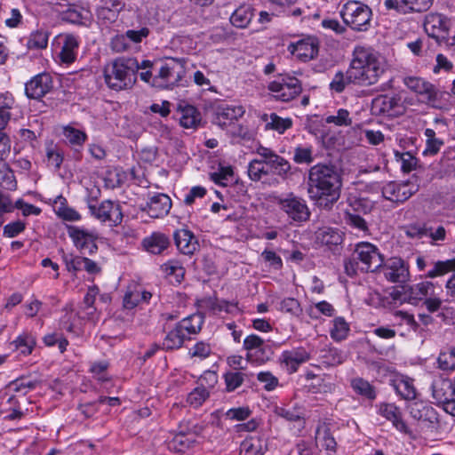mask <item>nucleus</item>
I'll list each match as a JSON object with an SVG mask.
<instances>
[{"label": "nucleus", "instance_id": "obj_1", "mask_svg": "<svg viewBox=\"0 0 455 455\" xmlns=\"http://www.w3.org/2000/svg\"><path fill=\"white\" fill-rule=\"evenodd\" d=\"M341 176L333 164H317L308 171L307 194L320 207L330 209L339 200Z\"/></svg>", "mask_w": 455, "mask_h": 455}, {"label": "nucleus", "instance_id": "obj_2", "mask_svg": "<svg viewBox=\"0 0 455 455\" xmlns=\"http://www.w3.org/2000/svg\"><path fill=\"white\" fill-rule=\"evenodd\" d=\"M384 70L383 63L375 54L364 48H356L349 66V79L354 84L369 86L378 82Z\"/></svg>", "mask_w": 455, "mask_h": 455}, {"label": "nucleus", "instance_id": "obj_3", "mask_svg": "<svg viewBox=\"0 0 455 455\" xmlns=\"http://www.w3.org/2000/svg\"><path fill=\"white\" fill-rule=\"evenodd\" d=\"M138 60L135 58L120 57L104 68L105 83L111 90L131 89L137 81Z\"/></svg>", "mask_w": 455, "mask_h": 455}, {"label": "nucleus", "instance_id": "obj_4", "mask_svg": "<svg viewBox=\"0 0 455 455\" xmlns=\"http://www.w3.org/2000/svg\"><path fill=\"white\" fill-rule=\"evenodd\" d=\"M371 15V9L367 4L358 1H348L340 10V16L344 23L356 31L368 30Z\"/></svg>", "mask_w": 455, "mask_h": 455}, {"label": "nucleus", "instance_id": "obj_5", "mask_svg": "<svg viewBox=\"0 0 455 455\" xmlns=\"http://www.w3.org/2000/svg\"><path fill=\"white\" fill-rule=\"evenodd\" d=\"M276 204L291 222L302 223L310 218L311 212L306 200L293 193L277 197Z\"/></svg>", "mask_w": 455, "mask_h": 455}, {"label": "nucleus", "instance_id": "obj_6", "mask_svg": "<svg viewBox=\"0 0 455 455\" xmlns=\"http://www.w3.org/2000/svg\"><path fill=\"white\" fill-rule=\"evenodd\" d=\"M432 395L436 403L450 415L455 417V408L452 409V403H455V379L453 380L443 377L434 379L432 385Z\"/></svg>", "mask_w": 455, "mask_h": 455}, {"label": "nucleus", "instance_id": "obj_7", "mask_svg": "<svg viewBox=\"0 0 455 455\" xmlns=\"http://www.w3.org/2000/svg\"><path fill=\"white\" fill-rule=\"evenodd\" d=\"M185 60L183 59L168 58L161 66L157 76L154 78L156 84L157 79L162 80L160 86L172 88L179 85L186 74Z\"/></svg>", "mask_w": 455, "mask_h": 455}, {"label": "nucleus", "instance_id": "obj_8", "mask_svg": "<svg viewBox=\"0 0 455 455\" xmlns=\"http://www.w3.org/2000/svg\"><path fill=\"white\" fill-rule=\"evenodd\" d=\"M88 208L91 214L103 223H109L110 226H118L123 220L121 206L118 203L111 200H104L97 205L93 200L88 201Z\"/></svg>", "mask_w": 455, "mask_h": 455}, {"label": "nucleus", "instance_id": "obj_9", "mask_svg": "<svg viewBox=\"0 0 455 455\" xmlns=\"http://www.w3.org/2000/svg\"><path fill=\"white\" fill-rule=\"evenodd\" d=\"M353 255L360 262V269L365 272L377 271L384 262V258L379 249L367 242L356 244Z\"/></svg>", "mask_w": 455, "mask_h": 455}, {"label": "nucleus", "instance_id": "obj_10", "mask_svg": "<svg viewBox=\"0 0 455 455\" xmlns=\"http://www.w3.org/2000/svg\"><path fill=\"white\" fill-rule=\"evenodd\" d=\"M403 82L408 89L421 96L427 104L433 108H440L438 103L443 93L433 84L419 76H405Z\"/></svg>", "mask_w": 455, "mask_h": 455}, {"label": "nucleus", "instance_id": "obj_11", "mask_svg": "<svg viewBox=\"0 0 455 455\" xmlns=\"http://www.w3.org/2000/svg\"><path fill=\"white\" fill-rule=\"evenodd\" d=\"M267 88L274 93L275 98L281 101H290L302 91L299 80L288 76H280L276 80L269 83Z\"/></svg>", "mask_w": 455, "mask_h": 455}, {"label": "nucleus", "instance_id": "obj_12", "mask_svg": "<svg viewBox=\"0 0 455 455\" xmlns=\"http://www.w3.org/2000/svg\"><path fill=\"white\" fill-rule=\"evenodd\" d=\"M451 272L452 274L447 279L444 288L447 296V301L455 300V257L446 260H437L433 262L432 267L425 274L426 278L434 279L441 277Z\"/></svg>", "mask_w": 455, "mask_h": 455}, {"label": "nucleus", "instance_id": "obj_13", "mask_svg": "<svg viewBox=\"0 0 455 455\" xmlns=\"http://www.w3.org/2000/svg\"><path fill=\"white\" fill-rule=\"evenodd\" d=\"M243 347L247 351V360L259 364L268 362L274 355L270 345L256 334L248 335L243 339Z\"/></svg>", "mask_w": 455, "mask_h": 455}, {"label": "nucleus", "instance_id": "obj_14", "mask_svg": "<svg viewBox=\"0 0 455 455\" xmlns=\"http://www.w3.org/2000/svg\"><path fill=\"white\" fill-rule=\"evenodd\" d=\"M67 230L74 245L82 253L92 255L98 251L96 240L99 238V235L95 230H88L76 226H68Z\"/></svg>", "mask_w": 455, "mask_h": 455}, {"label": "nucleus", "instance_id": "obj_15", "mask_svg": "<svg viewBox=\"0 0 455 455\" xmlns=\"http://www.w3.org/2000/svg\"><path fill=\"white\" fill-rule=\"evenodd\" d=\"M423 27L427 36L434 38L438 44H448L449 20L445 16L430 12L425 16Z\"/></svg>", "mask_w": 455, "mask_h": 455}, {"label": "nucleus", "instance_id": "obj_16", "mask_svg": "<svg viewBox=\"0 0 455 455\" xmlns=\"http://www.w3.org/2000/svg\"><path fill=\"white\" fill-rule=\"evenodd\" d=\"M419 190V185L411 181L395 182L390 181L382 188L383 196L391 202L403 203L412 196Z\"/></svg>", "mask_w": 455, "mask_h": 455}, {"label": "nucleus", "instance_id": "obj_17", "mask_svg": "<svg viewBox=\"0 0 455 455\" xmlns=\"http://www.w3.org/2000/svg\"><path fill=\"white\" fill-rule=\"evenodd\" d=\"M256 154L262 157L270 173L285 178L291 172L290 163L272 149L260 146L257 148Z\"/></svg>", "mask_w": 455, "mask_h": 455}, {"label": "nucleus", "instance_id": "obj_18", "mask_svg": "<svg viewBox=\"0 0 455 455\" xmlns=\"http://www.w3.org/2000/svg\"><path fill=\"white\" fill-rule=\"evenodd\" d=\"M380 267L385 278L391 283H404L410 278L409 266L401 258L392 257Z\"/></svg>", "mask_w": 455, "mask_h": 455}, {"label": "nucleus", "instance_id": "obj_19", "mask_svg": "<svg viewBox=\"0 0 455 455\" xmlns=\"http://www.w3.org/2000/svg\"><path fill=\"white\" fill-rule=\"evenodd\" d=\"M434 0H385L387 10H395L400 14H411L427 12L433 5Z\"/></svg>", "mask_w": 455, "mask_h": 455}, {"label": "nucleus", "instance_id": "obj_20", "mask_svg": "<svg viewBox=\"0 0 455 455\" xmlns=\"http://www.w3.org/2000/svg\"><path fill=\"white\" fill-rule=\"evenodd\" d=\"M124 7L125 3L123 0H100V4L96 9V15L101 24L108 26L117 20Z\"/></svg>", "mask_w": 455, "mask_h": 455}, {"label": "nucleus", "instance_id": "obj_21", "mask_svg": "<svg viewBox=\"0 0 455 455\" xmlns=\"http://www.w3.org/2000/svg\"><path fill=\"white\" fill-rule=\"evenodd\" d=\"M400 98L396 95H379L371 103V109L375 115L395 116L402 113Z\"/></svg>", "mask_w": 455, "mask_h": 455}, {"label": "nucleus", "instance_id": "obj_22", "mask_svg": "<svg viewBox=\"0 0 455 455\" xmlns=\"http://www.w3.org/2000/svg\"><path fill=\"white\" fill-rule=\"evenodd\" d=\"M52 89V78L48 73L34 76L25 84L26 95L30 99H40Z\"/></svg>", "mask_w": 455, "mask_h": 455}, {"label": "nucleus", "instance_id": "obj_23", "mask_svg": "<svg viewBox=\"0 0 455 455\" xmlns=\"http://www.w3.org/2000/svg\"><path fill=\"white\" fill-rule=\"evenodd\" d=\"M57 43L61 44L59 58L62 63L71 64L76 60L79 47L78 38L72 34L59 35Z\"/></svg>", "mask_w": 455, "mask_h": 455}, {"label": "nucleus", "instance_id": "obj_24", "mask_svg": "<svg viewBox=\"0 0 455 455\" xmlns=\"http://www.w3.org/2000/svg\"><path fill=\"white\" fill-rule=\"evenodd\" d=\"M171 208V198L165 194L159 193L151 196L142 210L147 212L149 217L158 219L166 216Z\"/></svg>", "mask_w": 455, "mask_h": 455}, {"label": "nucleus", "instance_id": "obj_25", "mask_svg": "<svg viewBox=\"0 0 455 455\" xmlns=\"http://www.w3.org/2000/svg\"><path fill=\"white\" fill-rule=\"evenodd\" d=\"M291 52L299 60L307 62L318 54V44L315 38L308 37L289 46Z\"/></svg>", "mask_w": 455, "mask_h": 455}, {"label": "nucleus", "instance_id": "obj_26", "mask_svg": "<svg viewBox=\"0 0 455 455\" xmlns=\"http://www.w3.org/2000/svg\"><path fill=\"white\" fill-rule=\"evenodd\" d=\"M173 238L178 250L183 254L191 255L198 249L196 237L187 228L175 231Z\"/></svg>", "mask_w": 455, "mask_h": 455}, {"label": "nucleus", "instance_id": "obj_27", "mask_svg": "<svg viewBox=\"0 0 455 455\" xmlns=\"http://www.w3.org/2000/svg\"><path fill=\"white\" fill-rule=\"evenodd\" d=\"M169 237L161 232H153L143 238L141 245L143 249L151 254L160 255L170 246Z\"/></svg>", "mask_w": 455, "mask_h": 455}, {"label": "nucleus", "instance_id": "obj_28", "mask_svg": "<svg viewBox=\"0 0 455 455\" xmlns=\"http://www.w3.org/2000/svg\"><path fill=\"white\" fill-rule=\"evenodd\" d=\"M244 109L242 106H222L217 108L214 124L225 128L243 116Z\"/></svg>", "mask_w": 455, "mask_h": 455}, {"label": "nucleus", "instance_id": "obj_29", "mask_svg": "<svg viewBox=\"0 0 455 455\" xmlns=\"http://www.w3.org/2000/svg\"><path fill=\"white\" fill-rule=\"evenodd\" d=\"M390 384L403 399L413 400L416 398L417 393L412 379L404 375H396L390 379Z\"/></svg>", "mask_w": 455, "mask_h": 455}, {"label": "nucleus", "instance_id": "obj_30", "mask_svg": "<svg viewBox=\"0 0 455 455\" xmlns=\"http://www.w3.org/2000/svg\"><path fill=\"white\" fill-rule=\"evenodd\" d=\"M315 241L317 243L330 248L338 246L343 242V233L334 228L323 227L315 232Z\"/></svg>", "mask_w": 455, "mask_h": 455}, {"label": "nucleus", "instance_id": "obj_31", "mask_svg": "<svg viewBox=\"0 0 455 455\" xmlns=\"http://www.w3.org/2000/svg\"><path fill=\"white\" fill-rule=\"evenodd\" d=\"M379 413L393 423V426L401 432H407V426L402 419V413L398 407L393 403H381L379 406Z\"/></svg>", "mask_w": 455, "mask_h": 455}, {"label": "nucleus", "instance_id": "obj_32", "mask_svg": "<svg viewBox=\"0 0 455 455\" xmlns=\"http://www.w3.org/2000/svg\"><path fill=\"white\" fill-rule=\"evenodd\" d=\"M281 358L282 363L288 367L290 373H293L301 363L309 359V354L304 348L300 347L291 351H284Z\"/></svg>", "mask_w": 455, "mask_h": 455}, {"label": "nucleus", "instance_id": "obj_33", "mask_svg": "<svg viewBox=\"0 0 455 455\" xmlns=\"http://www.w3.org/2000/svg\"><path fill=\"white\" fill-rule=\"evenodd\" d=\"M203 323V316L201 315L195 314L183 318L181 321L177 323L176 325L187 339H190L191 335L197 334L201 331Z\"/></svg>", "mask_w": 455, "mask_h": 455}, {"label": "nucleus", "instance_id": "obj_34", "mask_svg": "<svg viewBox=\"0 0 455 455\" xmlns=\"http://www.w3.org/2000/svg\"><path fill=\"white\" fill-rule=\"evenodd\" d=\"M63 136L65 137L67 143L74 148L76 154L80 155L81 149L87 140L86 133L81 130L68 125L63 128Z\"/></svg>", "mask_w": 455, "mask_h": 455}, {"label": "nucleus", "instance_id": "obj_35", "mask_svg": "<svg viewBox=\"0 0 455 455\" xmlns=\"http://www.w3.org/2000/svg\"><path fill=\"white\" fill-rule=\"evenodd\" d=\"M56 214L66 221H78L81 220L80 213L74 208L68 206L67 199L62 196H58L53 200Z\"/></svg>", "mask_w": 455, "mask_h": 455}, {"label": "nucleus", "instance_id": "obj_36", "mask_svg": "<svg viewBox=\"0 0 455 455\" xmlns=\"http://www.w3.org/2000/svg\"><path fill=\"white\" fill-rule=\"evenodd\" d=\"M262 119L267 123V130H275L279 133H283L292 125V121L291 118H282L275 113L270 114L269 116L267 114H264L262 116Z\"/></svg>", "mask_w": 455, "mask_h": 455}, {"label": "nucleus", "instance_id": "obj_37", "mask_svg": "<svg viewBox=\"0 0 455 455\" xmlns=\"http://www.w3.org/2000/svg\"><path fill=\"white\" fill-rule=\"evenodd\" d=\"M186 339L187 338L183 332H181L179 327L175 324L174 328L168 331L164 337L162 343V348L164 350L180 348Z\"/></svg>", "mask_w": 455, "mask_h": 455}, {"label": "nucleus", "instance_id": "obj_38", "mask_svg": "<svg viewBox=\"0 0 455 455\" xmlns=\"http://www.w3.org/2000/svg\"><path fill=\"white\" fill-rule=\"evenodd\" d=\"M201 121L200 113L197 109L191 106L186 105L181 108V116L180 117V124L186 129L196 128Z\"/></svg>", "mask_w": 455, "mask_h": 455}, {"label": "nucleus", "instance_id": "obj_39", "mask_svg": "<svg viewBox=\"0 0 455 455\" xmlns=\"http://www.w3.org/2000/svg\"><path fill=\"white\" fill-rule=\"evenodd\" d=\"M252 16V9L250 6L242 5L232 13L230 22L236 28H244L251 22Z\"/></svg>", "mask_w": 455, "mask_h": 455}, {"label": "nucleus", "instance_id": "obj_40", "mask_svg": "<svg viewBox=\"0 0 455 455\" xmlns=\"http://www.w3.org/2000/svg\"><path fill=\"white\" fill-rule=\"evenodd\" d=\"M351 387L353 390L359 395L365 397L368 400L373 401L376 399L377 393L375 387L367 380L363 378H355L351 380Z\"/></svg>", "mask_w": 455, "mask_h": 455}, {"label": "nucleus", "instance_id": "obj_41", "mask_svg": "<svg viewBox=\"0 0 455 455\" xmlns=\"http://www.w3.org/2000/svg\"><path fill=\"white\" fill-rule=\"evenodd\" d=\"M0 188L10 191H14L17 188V180L13 171L3 161H0Z\"/></svg>", "mask_w": 455, "mask_h": 455}, {"label": "nucleus", "instance_id": "obj_42", "mask_svg": "<svg viewBox=\"0 0 455 455\" xmlns=\"http://www.w3.org/2000/svg\"><path fill=\"white\" fill-rule=\"evenodd\" d=\"M316 440L320 445L332 455L336 452L337 443L327 427H317Z\"/></svg>", "mask_w": 455, "mask_h": 455}, {"label": "nucleus", "instance_id": "obj_43", "mask_svg": "<svg viewBox=\"0 0 455 455\" xmlns=\"http://www.w3.org/2000/svg\"><path fill=\"white\" fill-rule=\"evenodd\" d=\"M195 443L196 440L188 436L187 432L180 431L169 443V448L170 450L175 451L177 452H184L186 450L192 447Z\"/></svg>", "mask_w": 455, "mask_h": 455}, {"label": "nucleus", "instance_id": "obj_44", "mask_svg": "<svg viewBox=\"0 0 455 455\" xmlns=\"http://www.w3.org/2000/svg\"><path fill=\"white\" fill-rule=\"evenodd\" d=\"M274 412L278 417L284 419L287 421L296 422L302 421L303 422V411L300 407L292 406H275L274 409Z\"/></svg>", "mask_w": 455, "mask_h": 455}, {"label": "nucleus", "instance_id": "obj_45", "mask_svg": "<svg viewBox=\"0 0 455 455\" xmlns=\"http://www.w3.org/2000/svg\"><path fill=\"white\" fill-rule=\"evenodd\" d=\"M49 32L45 29H37L32 32L27 42V46L31 50L45 49L48 45Z\"/></svg>", "mask_w": 455, "mask_h": 455}, {"label": "nucleus", "instance_id": "obj_46", "mask_svg": "<svg viewBox=\"0 0 455 455\" xmlns=\"http://www.w3.org/2000/svg\"><path fill=\"white\" fill-rule=\"evenodd\" d=\"M269 174L270 171L267 168L265 162L262 161V157L259 159H253L249 163L248 175L252 181H259L262 177Z\"/></svg>", "mask_w": 455, "mask_h": 455}, {"label": "nucleus", "instance_id": "obj_47", "mask_svg": "<svg viewBox=\"0 0 455 455\" xmlns=\"http://www.w3.org/2000/svg\"><path fill=\"white\" fill-rule=\"evenodd\" d=\"M427 140H426V148L423 151V155L425 156H435L436 155L441 147L443 145V141L441 139L435 137V132L433 129L427 128L424 132Z\"/></svg>", "mask_w": 455, "mask_h": 455}, {"label": "nucleus", "instance_id": "obj_48", "mask_svg": "<svg viewBox=\"0 0 455 455\" xmlns=\"http://www.w3.org/2000/svg\"><path fill=\"white\" fill-rule=\"evenodd\" d=\"M209 396V390L204 386H199L188 395L187 403L194 408H198L203 405Z\"/></svg>", "mask_w": 455, "mask_h": 455}, {"label": "nucleus", "instance_id": "obj_49", "mask_svg": "<svg viewBox=\"0 0 455 455\" xmlns=\"http://www.w3.org/2000/svg\"><path fill=\"white\" fill-rule=\"evenodd\" d=\"M344 221L347 226L363 233H367L369 230L367 222L355 212V209L347 210L344 212Z\"/></svg>", "mask_w": 455, "mask_h": 455}, {"label": "nucleus", "instance_id": "obj_50", "mask_svg": "<svg viewBox=\"0 0 455 455\" xmlns=\"http://www.w3.org/2000/svg\"><path fill=\"white\" fill-rule=\"evenodd\" d=\"M293 161L298 164H310L314 162L313 147L299 145L293 151Z\"/></svg>", "mask_w": 455, "mask_h": 455}, {"label": "nucleus", "instance_id": "obj_51", "mask_svg": "<svg viewBox=\"0 0 455 455\" xmlns=\"http://www.w3.org/2000/svg\"><path fill=\"white\" fill-rule=\"evenodd\" d=\"M349 331L348 323L343 317H336L333 320V327L331 330V337L336 340L340 341L347 338Z\"/></svg>", "mask_w": 455, "mask_h": 455}, {"label": "nucleus", "instance_id": "obj_52", "mask_svg": "<svg viewBox=\"0 0 455 455\" xmlns=\"http://www.w3.org/2000/svg\"><path fill=\"white\" fill-rule=\"evenodd\" d=\"M240 455H263L261 442L255 438H247L240 447Z\"/></svg>", "mask_w": 455, "mask_h": 455}, {"label": "nucleus", "instance_id": "obj_53", "mask_svg": "<svg viewBox=\"0 0 455 455\" xmlns=\"http://www.w3.org/2000/svg\"><path fill=\"white\" fill-rule=\"evenodd\" d=\"M425 237L431 239V243L435 244L439 241H444L446 238V230L442 225H433L426 222Z\"/></svg>", "mask_w": 455, "mask_h": 455}, {"label": "nucleus", "instance_id": "obj_54", "mask_svg": "<svg viewBox=\"0 0 455 455\" xmlns=\"http://www.w3.org/2000/svg\"><path fill=\"white\" fill-rule=\"evenodd\" d=\"M245 374L241 371H230L224 374L226 390L233 392L238 388L244 381Z\"/></svg>", "mask_w": 455, "mask_h": 455}, {"label": "nucleus", "instance_id": "obj_55", "mask_svg": "<svg viewBox=\"0 0 455 455\" xmlns=\"http://www.w3.org/2000/svg\"><path fill=\"white\" fill-rule=\"evenodd\" d=\"M349 84H353V80L349 79V68L347 70L346 73H343L342 71H339L334 75V77L332 78L330 88L338 92H342L346 86Z\"/></svg>", "mask_w": 455, "mask_h": 455}, {"label": "nucleus", "instance_id": "obj_56", "mask_svg": "<svg viewBox=\"0 0 455 455\" xmlns=\"http://www.w3.org/2000/svg\"><path fill=\"white\" fill-rule=\"evenodd\" d=\"M15 347L17 349H20V351L24 355L31 354L35 345H36V339L35 338L28 334V333H23L20 335L14 341H13Z\"/></svg>", "mask_w": 455, "mask_h": 455}, {"label": "nucleus", "instance_id": "obj_57", "mask_svg": "<svg viewBox=\"0 0 455 455\" xmlns=\"http://www.w3.org/2000/svg\"><path fill=\"white\" fill-rule=\"evenodd\" d=\"M397 161L401 162L402 171L403 172H410L416 169L418 159L410 152H398L395 153Z\"/></svg>", "mask_w": 455, "mask_h": 455}, {"label": "nucleus", "instance_id": "obj_58", "mask_svg": "<svg viewBox=\"0 0 455 455\" xmlns=\"http://www.w3.org/2000/svg\"><path fill=\"white\" fill-rule=\"evenodd\" d=\"M390 295L395 302L401 304L405 302L411 303L412 300H416V297H413V289L409 285H403L399 289L394 290Z\"/></svg>", "mask_w": 455, "mask_h": 455}, {"label": "nucleus", "instance_id": "obj_59", "mask_svg": "<svg viewBox=\"0 0 455 455\" xmlns=\"http://www.w3.org/2000/svg\"><path fill=\"white\" fill-rule=\"evenodd\" d=\"M61 20L73 24H82L84 19L83 10L77 6L71 5L60 13Z\"/></svg>", "mask_w": 455, "mask_h": 455}, {"label": "nucleus", "instance_id": "obj_60", "mask_svg": "<svg viewBox=\"0 0 455 455\" xmlns=\"http://www.w3.org/2000/svg\"><path fill=\"white\" fill-rule=\"evenodd\" d=\"M327 124H334L337 126H349L352 124L350 113L345 108H339L336 115L328 116L325 118Z\"/></svg>", "mask_w": 455, "mask_h": 455}, {"label": "nucleus", "instance_id": "obj_61", "mask_svg": "<svg viewBox=\"0 0 455 455\" xmlns=\"http://www.w3.org/2000/svg\"><path fill=\"white\" fill-rule=\"evenodd\" d=\"M98 294L99 288L97 286H92L89 287L84 298V310L86 311V315L90 319H93L94 316V313L96 310V308L94 307V303Z\"/></svg>", "mask_w": 455, "mask_h": 455}, {"label": "nucleus", "instance_id": "obj_62", "mask_svg": "<svg viewBox=\"0 0 455 455\" xmlns=\"http://www.w3.org/2000/svg\"><path fill=\"white\" fill-rule=\"evenodd\" d=\"M280 310L297 317L302 315L300 303L294 298L283 299L280 303Z\"/></svg>", "mask_w": 455, "mask_h": 455}, {"label": "nucleus", "instance_id": "obj_63", "mask_svg": "<svg viewBox=\"0 0 455 455\" xmlns=\"http://www.w3.org/2000/svg\"><path fill=\"white\" fill-rule=\"evenodd\" d=\"M438 363L442 370H455V347L441 352Z\"/></svg>", "mask_w": 455, "mask_h": 455}, {"label": "nucleus", "instance_id": "obj_64", "mask_svg": "<svg viewBox=\"0 0 455 455\" xmlns=\"http://www.w3.org/2000/svg\"><path fill=\"white\" fill-rule=\"evenodd\" d=\"M234 174L231 166H221L218 172L211 173V180L220 186H227V181Z\"/></svg>", "mask_w": 455, "mask_h": 455}]
</instances>
